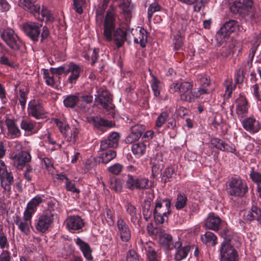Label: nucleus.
<instances>
[{
  "label": "nucleus",
  "mask_w": 261,
  "mask_h": 261,
  "mask_svg": "<svg viewBox=\"0 0 261 261\" xmlns=\"http://www.w3.org/2000/svg\"><path fill=\"white\" fill-rule=\"evenodd\" d=\"M225 190L230 196L243 198L248 192L249 188L245 180L239 176H236L227 180Z\"/></svg>",
  "instance_id": "1"
},
{
  "label": "nucleus",
  "mask_w": 261,
  "mask_h": 261,
  "mask_svg": "<svg viewBox=\"0 0 261 261\" xmlns=\"http://www.w3.org/2000/svg\"><path fill=\"white\" fill-rule=\"evenodd\" d=\"M226 231L224 230L220 233L224 241L219 248L220 261H239V253L231 243L229 238L226 236Z\"/></svg>",
  "instance_id": "2"
},
{
  "label": "nucleus",
  "mask_w": 261,
  "mask_h": 261,
  "mask_svg": "<svg viewBox=\"0 0 261 261\" xmlns=\"http://www.w3.org/2000/svg\"><path fill=\"white\" fill-rule=\"evenodd\" d=\"M193 87L192 82L182 81L173 83L170 85V91L172 93L177 92L181 100L192 102L193 98L191 94L192 93L191 90Z\"/></svg>",
  "instance_id": "3"
},
{
  "label": "nucleus",
  "mask_w": 261,
  "mask_h": 261,
  "mask_svg": "<svg viewBox=\"0 0 261 261\" xmlns=\"http://www.w3.org/2000/svg\"><path fill=\"white\" fill-rule=\"evenodd\" d=\"M171 201L169 199L155 201L153 212L154 220L156 224H162L167 220V214L170 213Z\"/></svg>",
  "instance_id": "4"
},
{
  "label": "nucleus",
  "mask_w": 261,
  "mask_h": 261,
  "mask_svg": "<svg viewBox=\"0 0 261 261\" xmlns=\"http://www.w3.org/2000/svg\"><path fill=\"white\" fill-rule=\"evenodd\" d=\"M124 182L125 187L130 190L148 189L150 188L148 178L139 177L129 173L125 175Z\"/></svg>",
  "instance_id": "5"
},
{
  "label": "nucleus",
  "mask_w": 261,
  "mask_h": 261,
  "mask_svg": "<svg viewBox=\"0 0 261 261\" xmlns=\"http://www.w3.org/2000/svg\"><path fill=\"white\" fill-rule=\"evenodd\" d=\"M51 70L53 73H57L58 74L71 73L68 78V82L70 84H72L76 81L81 73V68L79 65L73 62L69 63L67 65V68L61 66L58 68H51Z\"/></svg>",
  "instance_id": "6"
},
{
  "label": "nucleus",
  "mask_w": 261,
  "mask_h": 261,
  "mask_svg": "<svg viewBox=\"0 0 261 261\" xmlns=\"http://www.w3.org/2000/svg\"><path fill=\"white\" fill-rule=\"evenodd\" d=\"M2 38L11 49H20L26 46L14 31L10 29L5 30L1 35Z\"/></svg>",
  "instance_id": "7"
},
{
  "label": "nucleus",
  "mask_w": 261,
  "mask_h": 261,
  "mask_svg": "<svg viewBox=\"0 0 261 261\" xmlns=\"http://www.w3.org/2000/svg\"><path fill=\"white\" fill-rule=\"evenodd\" d=\"M239 27L238 22L233 19L226 22L216 35V38L219 43L225 41L230 34L234 32Z\"/></svg>",
  "instance_id": "8"
},
{
  "label": "nucleus",
  "mask_w": 261,
  "mask_h": 261,
  "mask_svg": "<svg viewBox=\"0 0 261 261\" xmlns=\"http://www.w3.org/2000/svg\"><path fill=\"white\" fill-rule=\"evenodd\" d=\"M95 96V102L100 104L107 111H111L114 109L115 106L112 103V97L110 93L107 90L99 88L96 91Z\"/></svg>",
  "instance_id": "9"
},
{
  "label": "nucleus",
  "mask_w": 261,
  "mask_h": 261,
  "mask_svg": "<svg viewBox=\"0 0 261 261\" xmlns=\"http://www.w3.org/2000/svg\"><path fill=\"white\" fill-rule=\"evenodd\" d=\"M54 215L48 212H44L39 215L35 224L36 229L39 232H46L53 223Z\"/></svg>",
  "instance_id": "10"
},
{
  "label": "nucleus",
  "mask_w": 261,
  "mask_h": 261,
  "mask_svg": "<svg viewBox=\"0 0 261 261\" xmlns=\"http://www.w3.org/2000/svg\"><path fill=\"white\" fill-rule=\"evenodd\" d=\"M0 180L1 185L5 191L10 192L11 185L13 183L14 178L11 172H8L7 166L4 161L0 160Z\"/></svg>",
  "instance_id": "11"
},
{
  "label": "nucleus",
  "mask_w": 261,
  "mask_h": 261,
  "mask_svg": "<svg viewBox=\"0 0 261 261\" xmlns=\"http://www.w3.org/2000/svg\"><path fill=\"white\" fill-rule=\"evenodd\" d=\"M116 232L117 236L123 242H128L131 239L132 231L125 220L119 216L117 220Z\"/></svg>",
  "instance_id": "12"
},
{
  "label": "nucleus",
  "mask_w": 261,
  "mask_h": 261,
  "mask_svg": "<svg viewBox=\"0 0 261 261\" xmlns=\"http://www.w3.org/2000/svg\"><path fill=\"white\" fill-rule=\"evenodd\" d=\"M32 216L26 212H23L22 218L17 216L14 219V222L17 226L20 231L25 235H29L30 233Z\"/></svg>",
  "instance_id": "13"
},
{
  "label": "nucleus",
  "mask_w": 261,
  "mask_h": 261,
  "mask_svg": "<svg viewBox=\"0 0 261 261\" xmlns=\"http://www.w3.org/2000/svg\"><path fill=\"white\" fill-rule=\"evenodd\" d=\"M11 159L13 160V164L17 169L21 170L31 160V155L29 152L26 151H21L15 153H12Z\"/></svg>",
  "instance_id": "14"
},
{
  "label": "nucleus",
  "mask_w": 261,
  "mask_h": 261,
  "mask_svg": "<svg viewBox=\"0 0 261 261\" xmlns=\"http://www.w3.org/2000/svg\"><path fill=\"white\" fill-rule=\"evenodd\" d=\"M241 124L243 128L251 134L257 133L261 128L260 123L253 116L244 118Z\"/></svg>",
  "instance_id": "15"
},
{
  "label": "nucleus",
  "mask_w": 261,
  "mask_h": 261,
  "mask_svg": "<svg viewBox=\"0 0 261 261\" xmlns=\"http://www.w3.org/2000/svg\"><path fill=\"white\" fill-rule=\"evenodd\" d=\"M116 18L112 12H108L104 21V35L108 40L112 38V32L115 28Z\"/></svg>",
  "instance_id": "16"
},
{
  "label": "nucleus",
  "mask_w": 261,
  "mask_h": 261,
  "mask_svg": "<svg viewBox=\"0 0 261 261\" xmlns=\"http://www.w3.org/2000/svg\"><path fill=\"white\" fill-rule=\"evenodd\" d=\"M84 224V220L77 215L70 216L65 221L66 228L72 233L82 229Z\"/></svg>",
  "instance_id": "17"
},
{
  "label": "nucleus",
  "mask_w": 261,
  "mask_h": 261,
  "mask_svg": "<svg viewBox=\"0 0 261 261\" xmlns=\"http://www.w3.org/2000/svg\"><path fill=\"white\" fill-rule=\"evenodd\" d=\"M142 250L146 254L148 261H160L159 253L156 251L155 246L152 242L143 243L140 245Z\"/></svg>",
  "instance_id": "18"
},
{
  "label": "nucleus",
  "mask_w": 261,
  "mask_h": 261,
  "mask_svg": "<svg viewBox=\"0 0 261 261\" xmlns=\"http://www.w3.org/2000/svg\"><path fill=\"white\" fill-rule=\"evenodd\" d=\"M28 114L29 116L37 120L46 117V112L42 105L39 102L31 103L30 101L28 106Z\"/></svg>",
  "instance_id": "19"
},
{
  "label": "nucleus",
  "mask_w": 261,
  "mask_h": 261,
  "mask_svg": "<svg viewBox=\"0 0 261 261\" xmlns=\"http://www.w3.org/2000/svg\"><path fill=\"white\" fill-rule=\"evenodd\" d=\"M42 25L36 22H29L24 24L23 30L25 34L32 40L38 41Z\"/></svg>",
  "instance_id": "20"
},
{
  "label": "nucleus",
  "mask_w": 261,
  "mask_h": 261,
  "mask_svg": "<svg viewBox=\"0 0 261 261\" xmlns=\"http://www.w3.org/2000/svg\"><path fill=\"white\" fill-rule=\"evenodd\" d=\"M145 130V126L141 124H136L130 127V133L126 137L125 141L126 143L132 144L139 138L143 135Z\"/></svg>",
  "instance_id": "21"
},
{
  "label": "nucleus",
  "mask_w": 261,
  "mask_h": 261,
  "mask_svg": "<svg viewBox=\"0 0 261 261\" xmlns=\"http://www.w3.org/2000/svg\"><path fill=\"white\" fill-rule=\"evenodd\" d=\"M173 248H175L174 258L175 261H181L186 258L191 249L189 245L182 246L181 242L179 241L174 243Z\"/></svg>",
  "instance_id": "22"
},
{
  "label": "nucleus",
  "mask_w": 261,
  "mask_h": 261,
  "mask_svg": "<svg viewBox=\"0 0 261 261\" xmlns=\"http://www.w3.org/2000/svg\"><path fill=\"white\" fill-rule=\"evenodd\" d=\"M236 102L237 114L239 118H244L247 116L249 108L246 98L243 96H240L236 99Z\"/></svg>",
  "instance_id": "23"
},
{
  "label": "nucleus",
  "mask_w": 261,
  "mask_h": 261,
  "mask_svg": "<svg viewBox=\"0 0 261 261\" xmlns=\"http://www.w3.org/2000/svg\"><path fill=\"white\" fill-rule=\"evenodd\" d=\"M249 176L251 180L256 185V191L258 197L261 200V171L258 166L250 167Z\"/></svg>",
  "instance_id": "24"
},
{
  "label": "nucleus",
  "mask_w": 261,
  "mask_h": 261,
  "mask_svg": "<svg viewBox=\"0 0 261 261\" xmlns=\"http://www.w3.org/2000/svg\"><path fill=\"white\" fill-rule=\"evenodd\" d=\"M120 135L117 132H113L108 137V138L101 142L100 148L106 150L109 147H115L118 145Z\"/></svg>",
  "instance_id": "25"
},
{
  "label": "nucleus",
  "mask_w": 261,
  "mask_h": 261,
  "mask_svg": "<svg viewBox=\"0 0 261 261\" xmlns=\"http://www.w3.org/2000/svg\"><path fill=\"white\" fill-rule=\"evenodd\" d=\"M221 220L213 213H210L205 220L204 225L208 229L218 231L219 229Z\"/></svg>",
  "instance_id": "26"
},
{
  "label": "nucleus",
  "mask_w": 261,
  "mask_h": 261,
  "mask_svg": "<svg viewBox=\"0 0 261 261\" xmlns=\"http://www.w3.org/2000/svg\"><path fill=\"white\" fill-rule=\"evenodd\" d=\"M88 122L92 124L94 127L100 129L102 127H111L112 125V122L101 117L96 116L87 118Z\"/></svg>",
  "instance_id": "27"
},
{
  "label": "nucleus",
  "mask_w": 261,
  "mask_h": 261,
  "mask_svg": "<svg viewBox=\"0 0 261 261\" xmlns=\"http://www.w3.org/2000/svg\"><path fill=\"white\" fill-rule=\"evenodd\" d=\"M80 100L79 94H69L66 95L63 102L65 107L67 109L76 110L78 102Z\"/></svg>",
  "instance_id": "28"
},
{
  "label": "nucleus",
  "mask_w": 261,
  "mask_h": 261,
  "mask_svg": "<svg viewBox=\"0 0 261 261\" xmlns=\"http://www.w3.org/2000/svg\"><path fill=\"white\" fill-rule=\"evenodd\" d=\"M37 0H19V5L31 14L36 13L40 9V5L37 4Z\"/></svg>",
  "instance_id": "29"
},
{
  "label": "nucleus",
  "mask_w": 261,
  "mask_h": 261,
  "mask_svg": "<svg viewBox=\"0 0 261 261\" xmlns=\"http://www.w3.org/2000/svg\"><path fill=\"white\" fill-rule=\"evenodd\" d=\"M149 75L151 79L149 81L151 90L153 93L154 97H159L160 95L162 88V83L160 80L155 76L151 70L149 69Z\"/></svg>",
  "instance_id": "30"
},
{
  "label": "nucleus",
  "mask_w": 261,
  "mask_h": 261,
  "mask_svg": "<svg viewBox=\"0 0 261 261\" xmlns=\"http://www.w3.org/2000/svg\"><path fill=\"white\" fill-rule=\"evenodd\" d=\"M76 244L79 246L83 252V255L87 260L91 261L93 259L91 254V250L88 243L84 242L81 238H77L75 240Z\"/></svg>",
  "instance_id": "31"
},
{
  "label": "nucleus",
  "mask_w": 261,
  "mask_h": 261,
  "mask_svg": "<svg viewBox=\"0 0 261 261\" xmlns=\"http://www.w3.org/2000/svg\"><path fill=\"white\" fill-rule=\"evenodd\" d=\"M42 199L40 195H37L33 198L27 204L24 212L33 216L35 213L37 206L42 202Z\"/></svg>",
  "instance_id": "32"
},
{
  "label": "nucleus",
  "mask_w": 261,
  "mask_h": 261,
  "mask_svg": "<svg viewBox=\"0 0 261 261\" xmlns=\"http://www.w3.org/2000/svg\"><path fill=\"white\" fill-rule=\"evenodd\" d=\"M113 32L114 34L111 40H113L116 46L119 48L122 46L124 41L126 40V33L125 31L120 29H118Z\"/></svg>",
  "instance_id": "33"
},
{
  "label": "nucleus",
  "mask_w": 261,
  "mask_h": 261,
  "mask_svg": "<svg viewBox=\"0 0 261 261\" xmlns=\"http://www.w3.org/2000/svg\"><path fill=\"white\" fill-rule=\"evenodd\" d=\"M246 219L250 222L256 220L258 223H260L261 210L260 208L256 206H252L246 215Z\"/></svg>",
  "instance_id": "34"
},
{
  "label": "nucleus",
  "mask_w": 261,
  "mask_h": 261,
  "mask_svg": "<svg viewBox=\"0 0 261 261\" xmlns=\"http://www.w3.org/2000/svg\"><path fill=\"white\" fill-rule=\"evenodd\" d=\"M119 6L122 11L125 20L129 21L132 18V11L133 9L130 3L127 0H124Z\"/></svg>",
  "instance_id": "35"
},
{
  "label": "nucleus",
  "mask_w": 261,
  "mask_h": 261,
  "mask_svg": "<svg viewBox=\"0 0 261 261\" xmlns=\"http://www.w3.org/2000/svg\"><path fill=\"white\" fill-rule=\"evenodd\" d=\"M124 208L126 213L130 217V221L135 223L138 219L137 210L136 206L129 201H126L124 203Z\"/></svg>",
  "instance_id": "36"
},
{
  "label": "nucleus",
  "mask_w": 261,
  "mask_h": 261,
  "mask_svg": "<svg viewBox=\"0 0 261 261\" xmlns=\"http://www.w3.org/2000/svg\"><path fill=\"white\" fill-rule=\"evenodd\" d=\"M131 150L136 158H139L146 152V145L143 142H138L132 145Z\"/></svg>",
  "instance_id": "37"
},
{
  "label": "nucleus",
  "mask_w": 261,
  "mask_h": 261,
  "mask_svg": "<svg viewBox=\"0 0 261 261\" xmlns=\"http://www.w3.org/2000/svg\"><path fill=\"white\" fill-rule=\"evenodd\" d=\"M201 240L206 246H215L217 244L216 236L210 231H206L201 236Z\"/></svg>",
  "instance_id": "38"
},
{
  "label": "nucleus",
  "mask_w": 261,
  "mask_h": 261,
  "mask_svg": "<svg viewBox=\"0 0 261 261\" xmlns=\"http://www.w3.org/2000/svg\"><path fill=\"white\" fill-rule=\"evenodd\" d=\"M188 202L187 195L183 192L178 193L176 196L175 207L176 210H179L184 208Z\"/></svg>",
  "instance_id": "39"
},
{
  "label": "nucleus",
  "mask_w": 261,
  "mask_h": 261,
  "mask_svg": "<svg viewBox=\"0 0 261 261\" xmlns=\"http://www.w3.org/2000/svg\"><path fill=\"white\" fill-rule=\"evenodd\" d=\"M116 156V152L113 149H110L106 150L99 155V159L101 163L106 164L115 159Z\"/></svg>",
  "instance_id": "40"
},
{
  "label": "nucleus",
  "mask_w": 261,
  "mask_h": 261,
  "mask_svg": "<svg viewBox=\"0 0 261 261\" xmlns=\"http://www.w3.org/2000/svg\"><path fill=\"white\" fill-rule=\"evenodd\" d=\"M152 203L151 200H145L142 204L143 215L146 221H148L152 215Z\"/></svg>",
  "instance_id": "41"
},
{
  "label": "nucleus",
  "mask_w": 261,
  "mask_h": 261,
  "mask_svg": "<svg viewBox=\"0 0 261 261\" xmlns=\"http://www.w3.org/2000/svg\"><path fill=\"white\" fill-rule=\"evenodd\" d=\"M159 243L163 245L167 250H171L173 248L172 237L168 233L161 235L159 239Z\"/></svg>",
  "instance_id": "42"
},
{
  "label": "nucleus",
  "mask_w": 261,
  "mask_h": 261,
  "mask_svg": "<svg viewBox=\"0 0 261 261\" xmlns=\"http://www.w3.org/2000/svg\"><path fill=\"white\" fill-rule=\"evenodd\" d=\"M243 4L240 1H235L230 7V11L234 14H239L242 16L246 15V10L243 8Z\"/></svg>",
  "instance_id": "43"
},
{
  "label": "nucleus",
  "mask_w": 261,
  "mask_h": 261,
  "mask_svg": "<svg viewBox=\"0 0 261 261\" xmlns=\"http://www.w3.org/2000/svg\"><path fill=\"white\" fill-rule=\"evenodd\" d=\"M80 131L79 128L75 126L69 127V130L67 132L65 138L67 141L74 143L78 138Z\"/></svg>",
  "instance_id": "44"
},
{
  "label": "nucleus",
  "mask_w": 261,
  "mask_h": 261,
  "mask_svg": "<svg viewBox=\"0 0 261 261\" xmlns=\"http://www.w3.org/2000/svg\"><path fill=\"white\" fill-rule=\"evenodd\" d=\"M35 125V121L27 119L22 120L20 124L21 128L28 134H31L33 132Z\"/></svg>",
  "instance_id": "45"
},
{
  "label": "nucleus",
  "mask_w": 261,
  "mask_h": 261,
  "mask_svg": "<svg viewBox=\"0 0 261 261\" xmlns=\"http://www.w3.org/2000/svg\"><path fill=\"white\" fill-rule=\"evenodd\" d=\"M36 11V13H34L33 15L37 19L40 21H46L50 20V13L46 8H42L41 10L40 9Z\"/></svg>",
  "instance_id": "46"
},
{
  "label": "nucleus",
  "mask_w": 261,
  "mask_h": 261,
  "mask_svg": "<svg viewBox=\"0 0 261 261\" xmlns=\"http://www.w3.org/2000/svg\"><path fill=\"white\" fill-rule=\"evenodd\" d=\"M169 117V113L167 111H164L160 113L155 121V125L154 128L156 132L160 133L159 128L163 126L165 122L167 121Z\"/></svg>",
  "instance_id": "47"
},
{
  "label": "nucleus",
  "mask_w": 261,
  "mask_h": 261,
  "mask_svg": "<svg viewBox=\"0 0 261 261\" xmlns=\"http://www.w3.org/2000/svg\"><path fill=\"white\" fill-rule=\"evenodd\" d=\"M223 84L225 89L224 97L225 99H228L231 96L232 91L234 90L235 86L232 85V80L229 78H227L224 81Z\"/></svg>",
  "instance_id": "48"
},
{
  "label": "nucleus",
  "mask_w": 261,
  "mask_h": 261,
  "mask_svg": "<svg viewBox=\"0 0 261 261\" xmlns=\"http://www.w3.org/2000/svg\"><path fill=\"white\" fill-rule=\"evenodd\" d=\"M39 138L49 145H56L58 146V148L61 147V146L57 143L55 140L51 138V134L48 129H46L43 134L40 135Z\"/></svg>",
  "instance_id": "49"
},
{
  "label": "nucleus",
  "mask_w": 261,
  "mask_h": 261,
  "mask_svg": "<svg viewBox=\"0 0 261 261\" xmlns=\"http://www.w3.org/2000/svg\"><path fill=\"white\" fill-rule=\"evenodd\" d=\"M134 42L137 44H140V47H145L147 42L146 32L144 30L140 31L138 37L134 38Z\"/></svg>",
  "instance_id": "50"
},
{
  "label": "nucleus",
  "mask_w": 261,
  "mask_h": 261,
  "mask_svg": "<svg viewBox=\"0 0 261 261\" xmlns=\"http://www.w3.org/2000/svg\"><path fill=\"white\" fill-rule=\"evenodd\" d=\"M174 169L171 166L166 167L163 173L162 180L166 183L169 181V179L171 178L174 174Z\"/></svg>",
  "instance_id": "51"
},
{
  "label": "nucleus",
  "mask_w": 261,
  "mask_h": 261,
  "mask_svg": "<svg viewBox=\"0 0 261 261\" xmlns=\"http://www.w3.org/2000/svg\"><path fill=\"white\" fill-rule=\"evenodd\" d=\"M55 123L58 126L60 132L65 137L68 130H69V126L65 122H62L59 119L55 120Z\"/></svg>",
  "instance_id": "52"
},
{
  "label": "nucleus",
  "mask_w": 261,
  "mask_h": 261,
  "mask_svg": "<svg viewBox=\"0 0 261 261\" xmlns=\"http://www.w3.org/2000/svg\"><path fill=\"white\" fill-rule=\"evenodd\" d=\"M207 87H204L200 86V87L196 91H192V93L191 94L193 98L192 102L195 101V99L198 98L201 95L207 94L208 93Z\"/></svg>",
  "instance_id": "53"
},
{
  "label": "nucleus",
  "mask_w": 261,
  "mask_h": 261,
  "mask_svg": "<svg viewBox=\"0 0 261 261\" xmlns=\"http://www.w3.org/2000/svg\"><path fill=\"white\" fill-rule=\"evenodd\" d=\"M110 188L116 192H121L122 190V184L119 178H115L110 180Z\"/></svg>",
  "instance_id": "54"
},
{
  "label": "nucleus",
  "mask_w": 261,
  "mask_h": 261,
  "mask_svg": "<svg viewBox=\"0 0 261 261\" xmlns=\"http://www.w3.org/2000/svg\"><path fill=\"white\" fill-rule=\"evenodd\" d=\"M123 166L119 163H115L114 164L107 168V171L114 175H118L122 171Z\"/></svg>",
  "instance_id": "55"
},
{
  "label": "nucleus",
  "mask_w": 261,
  "mask_h": 261,
  "mask_svg": "<svg viewBox=\"0 0 261 261\" xmlns=\"http://www.w3.org/2000/svg\"><path fill=\"white\" fill-rule=\"evenodd\" d=\"M114 213L109 208H106L104 213L105 220L109 226H111L114 224Z\"/></svg>",
  "instance_id": "56"
},
{
  "label": "nucleus",
  "mask_w": 261,
  "mask_h": 261,
  "mask_svg": "<svg viewBox=\"0 0 261 261\" xmlns=\"http://www.w3.org/2000/svg\"><path fill=\"white\" fill-rule=\"evenodd\" d=\"M251 93L255 99L257 101H261V87L255 84L251 87Z\"/></svg>",
  "instance_id": "57"
},
{
  "label": "nucleus",
  "mask_w": 261,
  "mask_h": 261,
  "mask_svg": "<svg viewBox=\"0 0 261 261\" xmlns=\"http://www.w3.org/2000/svg\"><path fill=\"white\" fill-rule=\"evenodd\" d=\"M224 141L221 140L219 138L213 137L210 140L211 144L214 147L221 151H222L223 148Z\"/></svg>",
  "instance_id": "58"
},
{
  "label": "nucleus",
  "mask_w": 261,
  "mask_h": 261,
  "mask_svg": "<svg viewBox=\"0 0 261 261\" xmlns=\"http://www.w3.org/2000/svg\"><path fill=\"white\" fill-rule=\"evenodd\" d=\"M50 71H51L50 70ZM52 73H54L51 71ZM43 77L45 80V83L48 86L54 87L55 85V82L54 80V76L53 74H50L47 70H45L43 72Z\"/></svg>",
  "instance_id": "59"
},
{
  "label": "nucleus",
  "mask_w": 261,
  "mask_h": 261,
  "mask_svg": "<svg viewBox=\"0 0 261 261\" xmlns=\"http://www.w3.org/2000/svg\"><path fill=\"white\" fill-rule=\"evenodd\" d=\"M199 84L200 86L204 87H207L210 84V79L209 76L204 74L198 75Z\"/></svg>",
  "instance_id": "60"
},
{
  "label": "nucleus",
  "mask_w": 261,
  "mask_h": 261,
  "mask_svg": "<svg viewBox=\"0 0 261 261\" xmlns=\"http://www.w3.org/2000/svg\"><path fill=\"white\" fill-rule=\"evenodd\" d=\"M161 6L156 4L153 3L151 4L148 8V18L149 20H150L152 18V16L153 13L155 12L159 11L160 10Z\"/></svg>",
  "instance_id": "61"
},
{
  "label": "nucleus",
  "mask_w": 261,
  "mask_h": 261,
  "mask_svg": "<svg viewBox=\"0 0 261 261\" xmlns=\"http://www.w3.org/2000/svg\"><path fill=\"white\" fill-rule=\"evenodd\" d=\"M73 9L76 12L82 14L83 13L82 5L85 4V0H73Z\"/></svg>",
  "instance_id": "62"
},
{
  "label": "nucleus",
  "mask_w": 261,
  "mask_h": 261,
  "mask_svg": "<svg viewBox=\"0 0 261 261\" xmlns=\"http://www.w3.org/2000/svg\"><path fill=\"white\" fill-rule=\"evenodd\" d=\"M252 49H261V34L254 37L251 41Z\"/></svg>",
  "instance_id": "63"
},
{
  "label": "nucleus",
  "mask_w": 261,
  "mask_h": 261,
  "mask_svg": "<svg viewBox=\"0 0 261 261\" xmlns=\"http://www.w3.org/2000/svg\"><path fill=\"white\" fill-rule=\"evenodd\" d=\"M139 257L136 252L133 249L129 250L126 254V261H139Z\"/></svg>",
  "instance_id": "64"
}]
</instances>
